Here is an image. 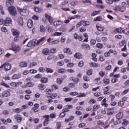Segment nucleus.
I'll return each mask as SVG.
<instances>
[{"label":"nucleus","mask_w":129,"mask_h":129,"mask_svg":"<svg viewBox=\"0 0 129 129\" xmlns=\"http://www.w3.org/2000/svg\"><path fill=\"white\" fill-rule=\"evenodd\" d=\"M121 28H117L115 31V33H118V34H120L121 33Z\"/></svg>","instance_id":"nucleus-45"},{"label":"nucleus","mask_w":129,"mask_h":129,"mask_svg":"<svg viewBox=\"0 0 129 129\" xmlns=\"http://www.w3.org/2000/svg\"><path fill=\"white\" fill-rule=\"evenodd\" d=\"M13 36H16V37H19V36H20V33L19 32H18V31L15 30L13 32Z\"/></svg>","instance_id":"nucleus-38"},{"label":"nucleus","mask_w":129,"mask_h":129,"mask_svg":"<svg viewBox=\"0 0 129 129\" xmlns=\"http://www.w3.org/2000/svg\"><path fill=\"white\" fill-rule=\"evenodd\" d=\"M118 81V79L116 78H114L111 80L112 83H116Z\"/></svg>","instance_id":"nucleus-59"},{"label":"nucleus","mask_w":129,"mask_h":129,"mask_svg":"<svg viewBox=\"0 0 129 129\" xmlns=\"http://www.w3.org/2000/svg\"><path fill=\"white\" fill-rule=\"evenodd\" d=\"M58 66H63L64 65V61H60L57 62Z\"/></svg>","instance_id":"nucleus-52"},{"label":"nucleus","mask_w":129,"mask_h":129,"mask_svg":"<svg viewBox=\"0 0 129 129\" xmlns=\"http://www.w3.org/2000/svg\"><path fill=\"white\" fill-rule=\"evenodd\" d=\"M93 70L92 69H90L88 70L87 72V75H92V72Z\"/></svg>","instance_id":"nucleus-49"},{"label":"nucleus","mask_w":129,"mask_h":129,"mask_svg":"<svg viewBox=\"0 0 129 129\" xmlns=\"http://www.w3.org/2000/svg\"><path fill=\"white\" fill-rule=\"evenodd\" d=\"M20 67H21V68H23L24 67H27V62H26V61L20 62Z\"/></svg>","instance_id":"nucleus-19"},{"label":"nucleus","mask_w":129,"mask_h":129,"mask_svg":"<svg viewBox=\"0 0 129 129\" xmlns=\"http://www.w3.org/2000/svg\"><path fill=\"white\" fill-rule=\"evenodd\" d=\"M40 31L41 33H44L45 31H46V29L45 28V26L41 25L40 27Z\"/></svg>","instance_id":"nucleus-30"},{"label":"nucleus","mask_w":129,"mask_h":129,"mask_svg":"<svg viewBox=\"0 0 129 129\" xmlns=\"http://www.w3.org/2000/svg\"><path fill=\"white\" fill-rule=\"evenodd\" d=\"M41 110H46V109H48V106L47 105L42 106L41 107Z\"/></svg>","instance_id":"nucleus-53"},{"label":"nucleus","mask_w":129,"mask_h":129,"mask_svg":"<svg viewBox=\"0 0 129 129\" xmlns=\"http://www.w3.org/2000/svg\"><path fill=\"white\" fill-rule=\"evenodd\" d=\"M45 92L47 94H49V93H51V92H53V89H46L45 90Z\"/></svg>","instance_id":"nucleus-41"},{"label":"nucleus","mask_w":129,"mask_h":129,"mask_svg":"<svg viewBox=\"0 0 129 129\" xmlns=\"http://www.w3.org/2000/svg\"><path fill=\"white\" fill-rule=\"evenodd\" d=\"M10 90H8V91H4L1 95V97H9V96H10L11 93H10Z\"/></svg>","instance_id":"nucleus-6"},{"label":"nucleus","mask_w":129,"mask_h":129,"mask_svg":"<svg viewBox=\"0 0 129 129\" xmlns=\"http://www.w3.org/2000/svg\"><path fill=\"white\" fill-rule=\"evenodd\" d=\"M37 88L38 90H45L46 89V85H44V84H39Z\"/></svg>","instance_id":"nucleus-8"},{"label":"nucleus","mask_w":129,"mask_h":129,"mask_svg":"<svg viewBox=\"0 0 129 129\" xmlns=\"http://www.w3.org/2000/svg\"><path fill=\"white\" fill-rule=\"evenodd\" d=\"M45 71L46 73H53V72H54V70L49 68H46L45 69Z\"/></svg>","instance_id":"nucleus-22"},{"label":"nucleus","mask_w":129,"mask_h":129,"mask_svg":"<svg viewBox=\"0 0 129 129\" xmlns=\"http://www.w3.org/2000/svg\"><path fill=\"white\" fill-rule=\"evenodd\" d=\"M2 68H4V71H10L12 69V64L5 63L0 67V69Z\"/></svg>","instance_id":"nucleus-1"},{"label":"nucleus","mask_w":129,"mask_h":129,"mask_svg":"<svg viewBox=\"0 0 129 129\" xmlns=\"http://www.w3.org/2000/svg\"><path fill=\"white\" fill-rule=\"evenodd\" d=\"M82 48L84 50H90V46L88 44L84 43L82 44Z\"/></svg>","instance_id":"nucleus-10"},{"label":"nucleus","mask_w":129,"mask_h":129,"mask_svg":"<svg viewBox=\"0 0 129 129\" xmlns=\"http://www.w3.org/2000/svg\"><path fill=\"white\" fill-rule=\"evenodd\" d=\"M85 126V123H82L79 125V127H84Z\"/></svg>","instance_id":"nucleus-64"},{"label":"nucleus","mask_w":129,"mask_h":129,"mask_svg":"<svg viewBox=\"0 0 129 129\" xmlns=\"http://www.w3.org/2000/svg\"><path fill=\"white\" fill-rule=\"evenodd\" d=\"M83 35L86 38V39L83 40V42H88V35L86 33H84Z\"/></svg>","instance_id":"nucleus-42"},{"label":"nucleus","mask_w":129,"mask_h":129,"mask_svg":"<svg viewBox=\"0 0 129 129\" xmlns=\"http://www.w3.org/2000/svg\"><path fill=\"white\" fill-rule=\"evenodd\" d=\"M41 82H42V83H47L48 82V78H42L41 79Z\"/></svg>","instance_id":"nucleus-25"},{"label":"nucleus","mask_w":129,"mask_h":129,"mask_svg":"<svg viewBox=\"0 0 129 129\" xmlns=\"http://www.w3.org/2000/svg\"><path fill=\"white\" fill-rule=\"evenodd\" d=\"M82 22H83V26L84 27H87V26H89V25H90V22L89 21L82 20Z\"/></svg>","instance_id":"nucleus-20"},{"label":"nucleus","mask_w":129,"mask_h":129,"mask_svg":"<svg viewBox=\"0 0 129 129\" xmlns=\"http://www.w3.org/2000/svg\"><path fill=\"white\" fill-rule=\"evenodd\" d=\"M101 78H96L95 80H94V81H95V83L96 84H97L98 85H99V84H100L101 83Z\"/></svg>","instance_id":"nucleus-15"},{"label":"nucleus","mask_w":129,"mask_h":129,"mask_svg":"<svg viewBox=\"0 0 129 129\" xmlns=\"http://www.w3.org/2000/svg\"><path fill=\"white\" fill-rule=\"evenodd\" d=\"M85 96H86L85 93H80L79 95L78 96V97H85Z\"/></svg>","instance_id":"nucleus-55"},{"label":"nucleus","mask_w":129,"mask_h":129,"mask_svg":"<svg viewBox=\"0 0 129 129\" xmlns=\"http://www.w3.org/2000/svg\"><path fill=\"white\" fill-rule=\"evenodd\" d=\"M11 45L12 46V50L15 53H18V52L21 50V47H20L19 45L16 44L15 42H12Z\"/></svg>","instance_id":"nucleus-3"},{"label":"nucleus","mask_w":129,"mask_h":129,"mask_svg":"<svg viewBox=\"0 0 129 129\" xmlns=\"http://www.w3.org/2000/svg\"><path fill=\"white\" fill-rule=\"evenodd\" d=\"M61 35H62V33L56 32L53 34V35H52V36L55 37V36H61Z\"/></svg>","instance_id":"nucleus-44"},{"label":"nucleus","mask_w":129,"mask_h":129,"mask_svg":"<svg viewBox=\"0 0 129 129\" xmlns=\"http://www.w3.org/2000/svg\"><path fill=\"white\" fill-rule=\"evenodd\" d=\"M32 42L33 43V44H34V46L35 45H39L40 43H39V40H32Z\"/></svg>","instance_id":"nucleus-57"},{"label":"nucleus","mask_w":129,"mask_h":129,"mask_svg":"<svg viewBox=\"0 0 129 129\" xmlns=\"http://www.w3.org/2000/svg\"><path fill=\"white\" fill-rule=\"evenodd\" d=\"M21 78V75L20 74H14L12 77V79H19Z\"/></svg>","instance_id":"nucleus-16"},{"label":"nucleus","mask_w":129,"mask_h":129,"mask_svg":"<svg viewBox=\"0 0 129 129\" xmlns=\"http://www.w3.org/2000/svg\"><path fill=\"white\" fill-rule=\"evenodd\" d=\"M116 117L117 119H121L123 117V112H120L116 115Z\"/></svg>","instance_id":"nucleus-11"},{"label":"nucleus","mask_w":129,"mask_h":129,"mask_svg":"<svg viewBox=\"0 0 129 129\" xmlns=\"http://www.w3.org/2000/svg\"><path fill=\"white\" fill-rule=\"evenodd\" d=\"M42 53L43 55H49V53H50V50L48 48H44L42 51Z\"/></svg>","instance_id":"nucleus-18"},{"label":"nucleus","mask_w":129,"mask_h":129,"mask_svg":"<svg viewBox=\"0 0 129 129\" xmlns=\"http://www.w3.org/2000/svg\"><path fill=\"white\" fill-rule=\"evenodd\" d=\"M82 25H83V22L82 20L78 23V24L76 25V27L77 29H78V28H80V27H81V26H82Z\"/></svg>","instance_id":"nucleus-35"},{"label":"nucleus","mask_w":129,"mask_h":129,"mask_svg":"<svg viewBox=\"0 0 129 129\" xmlns=\"http://www.w3.org/2000/svg\"><path fill=\"white\" fill-rule=\"evenodd\" d=\"M100 107V105H94L93 108V109H98Z\"/></svg>","instance_id":"nucleus-60"},{"label":"nucleus","mask_w":129,"mask_h":129,"mask_svg":"<svg viewBox=\"0 0 129 129\" xmlns=\"http://www.w3.org/2000/svg\"><path fill=\"white\" fill-rule=\"evenodd\" d=\"M63 52L64 53H67V54H69V55H71L72 54V52L70 50L69 48H65L63 49Z\"/></svg>","instance_id":"nucleus-23"},{"label":"nucleus","mask_w":129,"mask_h":129,"mask_svg":"<svg viewBox=\"0 0 129 129\" xmlns=\"http://www.w3.org/2000/svg\"><path fill=\"white\" fill-rule=\"evenodd\" d=\"M104 90V94H107V92L109 90H110V87H106L104 88L103 89Z\"/></svg>","instance_id":"nucleus-21"},{"label":"nucleus","mask_w":129,"mask_h":129,"mask_svg":"<svg viewBox=\"0 0 129 129\" xmlns=\"http://www.w3.org/2000/svg\"><path fill=\"white\" fill-rule=\"evenodd\" d=\"M99 75L101 77H103V76L105 75V73L103 72V71H100L99 73Z\"/></svg>","instance_id":"nucleus-61"},{"label":"nucleus","mask_w":129,"mask_h":129,"mask_svg":"<svg viewBox=\"0 0 129 129\" xmlns=\"http://www.w3.org/2000/svg\"><path fill=\"white\" fill-rule=\"evenodd\" d=\"M106 3L108 5H112L113 4V0H106Z\"/></svg>","instance_id":"nucleus-54"},{"label":"nucleus","mask_w":129,"mask_h":129,"mask_svg":"<svg viewBox=\"0 0 129 129\" xmlns=\"http://www.w3.org/2000/svg\"><path fill=\"white\" fill-rule=\"evenodd\" d=\"M122 33H123V34H125L126 35H129V29L128 28H126L124 30H123L122 31Z\"/></svg>","instance_id":"nucleus-31"},{"label":"nucleus","mask_w":129,"mask_h":129,"mask_svg":"<svg viewBox=\"0 0 129 129\" xmlns=\"http://www.w3.org/2000/svg\"><path fill=\"white\" fill-rule=\"evenodd\" d=\"M27 26L29 29H31L34 27V22L31 19H29L28 21Z\"/></svg>","instance_id":"nucleus-9"},{"label":"nucleus","mask_w":129,"mask_h":129,"mask_svg":"<svg viewBox=\"0 0 129 129\" xmlns=\"http://www.w3.org/2000/svg\"><path fill=\"white\" fill-rule=\"evenodd\" d=\"M35 85V84L32 82H28L26 84L27 87H33Z\"/></svg>","instance_id":"nucleus-28"},{"label":"nucleus","mask_w":129,"mask_h":129,"mask_svg":"<svg viewBox=\"0 0 129 129\" xmlns=\"http://www.w3.org/2000/svg\"><path fill=\"white\" fill-rule=\"evenodd\" d=\"M62 21L60 20H58L57 21H54L53 22V25L54 27H58V26H60V25H62Z\"/></svg>","instance_id":"nucleus-14"},{"label":"nucleus","mask_w":129,"mask_h":129,"mask_svg":"<svg viewBox=\"0 0 129 129\" xmlns=\"http://www.w3.org/2000/svg\"><path fill=\"white\" fill-rule=\"evenodd\" d=\"M18 12L22 16H28L29 15V10L26 9L18 8Z\"/></svg>","instance_id":"nucleus-4"},{"label":"nucleus","mask_w":129,"mask_h":129,"mask_svg":"<svg viewBox=\"0 0 129 129\" xmlns=\"http://www.w3.org/2000/svg\"><path fill=\"white\" fill-rule=\"evenodd\" d=\"M65 115H66V113H65L64 112H61V113L59 114V117H60L61 118H62V117H64V116H65Z\"/></svg>","instance_id":"nucleus-58"},{"label":"nucleus","mask_w":129,"mask_h":129,"mask_svg":"<svg viewBox=\"0 0 129 129\" xmlns=\"http://www.w3.org/2000/svg\"><path fill=\"white\" fill-rule=\"evenodd\" d=\"M45 40H46V38H45V37L41 38L38 40V44H40V43H42V42H44Z\"/></svg>","instance_id":"nucleus-47"},{"label":"nucleus","mask_w":129,"mask_h":129,"mask_svg":"<svg viewBox=\"0 0 129 129\" xmlns=\"http://www.w3.org/2000/svg\"><path fill=\"white\" fill-rule=\"evenodd\" d=\"M56 81L58 84H62L63 83V78H58Z\"/></svg>","instance_id":"nucleus-29"},{"label":"nucleus","mask_w":129,"mask_h":129,"mask_svg":"<svg viewBox=\"0 0 129 129\" xmlns=\"http://www.w3.org/2000/svg\"><path fill=\"white\" fill-rule=\"evenodd\" d=\"M18 25L20 27H23L24 26V20H23V18H20L18 20Z\"/></svg>","instance_id":"nucleus-12"},{"label":"nucleus","mask_w":129,"mask_h":129,"mask_svg":"<svg viewBox=\"0 0 129 129\" xmlns=\"http://www.w3.org/2000/svg\"><path fill=\"white\" fill-rule=\"evenodd\" d=\"M1 85H2L3 86H4L6 88H10V86L6 84V83H2L1 84Z\"/></svg>","instance_id":"nucleus-48"},{"label":"nucleus","mask_w":129,"mask_h":129,"mask_svg":"<svg viewBox=\"0 0 129 129\" xmlns=\"http://www.w3.org/2000/svg\"><path fill=\"white\" fill-rule=\"evenodd\" d=\"M86 31V28L84 26H82L79 28V32L80 33H84Z\"/></svg>","instance_id":"nucleus-24"},{"label":"nucleus","mask_w":129,"mask_h":129,"mask_svg":"<svg viewBox=\"0 0 129 129\" xmlns=\"http://www.w3.org/2000/svg\"><path fill=\"white\" fill-rule=\"evenodd\" d=\"M60 42V40H59V39H57V40H54L53 41H51V45H53V44H59Z\"/></svg>","instance_id":"nucleus-36"},{"label":"nucleus","mask_w":129,"mask_h":129,"mask_svg":"<svg viewBox=\"0 0 129 129\" xmlns=\"http://www.w3.org/2000/svg\"><path fill=\"white\" fill-rule=\"evenodd\" d=\"M78 5V2L77 1H73L71 3V6L72 7H76Z\"/></svg>","instance_id":"nucleus-27"},{"label":"nucleus","mask_w":129,"mask_h":129,"mask_svg":"<svg viewBox=\"0 0 129 129\" xmlns=\"http://www.w3.org/2000/svg\"><path fill=\"white\" fill-rule=\"evenodd\" d=\"M1 30L4 33H7V32H8V29H7V28L5 27H2L1 28Z\"/></svg>","instance_id":"nucleus-56"},{"label":"nucleus","mask_w":129,"mask_h":129,"mask_svg":"<svg viewBox=\"0 0 129 129\" xmlns=\"http://www.w3.org/2000/svg\"><path fill=\"white\" fill-rule=\"evenodd\" d=\"M90 43H91V45L92 46H94V45H95V44H96V40L94 39H92L91 40Z\"/></svg>","instance_id":"nucleus-37"},{"label":"nucleus","mask_w":129,"mask_h":129,"mask_svg":"<svg viewBox=\"0 0 129 129\" xmlns=\"http://www.w3.org/2000/svg\"><path fill=\"white\" fill-rule=\"evenodd\" d=\"M96 46L98 49H102V48H103V44L101 43H98L96 44Z\"/></svg>","instance_id":"nucleus-32"},{"label":"nucleus","mask_w":129,"mask_h":129,"mask_svg":"<svg viewBox=\"0 0 129 129\" xmlns=\"http://www.w3.org/2000/svg\"><path fill=\"white\" fill-rule=\"evenodd\" d=\"M94 21L95 22H96V21H102V17H101L100 16L97 17L94 19Z\"/></svg>","instance_id":"nucleus-46"},{"label":"nucleus","mask_w":129,"mask_h":129,"mask_svg":"<svg viewBox=\"0 0 129 129\" xmlns=\"http://www.w3.org/2000/svg\"><path fill=\"white\" fill-rule=\"evenodd\" d=\"M70 80L71 81H74V82H75V83H78V82H79L80 81L79 79L78 78H75L74 77H71Z\"/></svg>","instance_id":"nucleus-17"},{"label":"nucleus","mask_w":129,"mask_h":129,"mask_svg":"<svg viewBox=\"0 0 129 129\" xmlns=\"http://www.w3.org/2000/svg\"><path fill=\"white\" fill-rule=\"evenodd\" d=\"M14 117L15 119H16L17 122L20 123L22 122V120L23 119V117L20 114H16L14 115Z\"/></svg>","instance_id":"nucleus-7"},{"label":"nucleus","mask_w":129,"mask_h":129,"mask_svg":"<svg viewBox=\"0 0 129 129\" xmlns=\"http://www.w3.org/2000/svg\"><path fill=\"white\" fill-rule=\"evenodd\" d=\"M34 11L36 12V13H41L42 10L40 9L39 7H35L34 8Z\"/></svg>","instance_id":"nucleus-26"},{"label":"nucleus","mask_w":129,"mask_h":129,"mask_svg":"<svg viewBox=\"0 0 129 129\" xmlns=\"http://www.w3.org/2000/svg\"><path fill=\"white\" fill-rule=\"evenodd\" d=\"M32 46H35V44H34V43L33 42V40L29 41L27 44V47H32Z\"/></svg>","instance_id":"nucleus-33"},{"label":"nucleus","mask_w":129,"mask_h":129,"mask_svg":"<svg viewBox=\"0 0 129 129\" xmlns=\"http://www.w3.org/2000/svg\"><path fill=\"white\" fill-rule=\"evenodd\" d=\"M8 11L9 12L11 16H17V10H16V7L13 6L12 7L8 8Z\"/></svg>","instance_id":"nucleus-2"},{"label":"nucleus","mask_w":129,"mask_h":129,"mask_svg":"<svg viewBox=\"0 0 129 129\" xmlns=\"http://www.w3.org/2000/svg\"><path fill=\"white\" fill-rule=\"evenodd\" d=\"M97 29L98 31H100V32H102V31H103V28L100 26H97Z\"/></svg>","instance_id":"nucleus-62"},{"label":"nucleus","mask_w":129,"mask_h":129,"mask_svg":"<svg viewBox=\"0 0 129 129\" xmlns=\"http://www.w3.org/2000/svg\"><path fill=\"white\" fill-rule=\"evenodd\" d=\"M118 105L119 106L122 107L124 105V102L123 101H119L118 102Z\"/></svg>","instance_id":"nucleus-34"},{"label":"nucleus","mask_w":129,"mask_h":129,"mask_svg":"<svg viewBox=\"0 0 129 129\" xmlns=\"http://www.w3.org/2000/svg\"><path fill=\"white\" fill-rule=\"evenodd\" d=\"M57 95H58L57 94V93H52L50 95V97L51 98H52V99H54V98L57 97Z\"/></svg>","instance_id":"nucleus-43"},{"label":"nucleus","mask_w":129,"mask_h":129,"mask_svg":"<svg viewBox=\"0 0 129 129\" xmlns=\"http://www.w3.org/2000/svg\"><path fill=\"white\" fill-rule=\"evenodd\" d=\"M11 86H12V87H17L18 86V85L17 83L13 82L10 84Z\"/></svg>","instance_id":"nucleus-50"},{"label":"nucleus","mask_w":129,"mask_h":129,"mask_svg":"<svg viewBox=\"0 0 129 129\" xmlns=\"http://www.w3.org/2000/svg\"><path fill=\"white\" fill-rule=\"evenodd\" d=\"M103 82L104 84H109L110 81H109V79H104Z\"/></svg>","instance_id":"nucleus-40"},{"label":"nucleus","mask_w":129,"mask_h":129,"mask_svg":"<svg viewBox=\"0 0 129 129\" xmlns=\"http://www.w3.org/2000/svg\"><path fill=\"white\" fill-rule=\"evenodd\" d=\"M13 21L12 20V18L10 17H7L6 19L4 21V26H9L10 24H12Z\"/></svg>","instance_id":"nucleus-5"},{"label":"nucleus","mask_w":129,"mask_h":129,"mask_svg":"<svg viewBox=\"0 0 129 129\" xmlns=\"http://www.w3.org/2000/svg\"><path fill=\"white\" fill-rule=\"evenodd\" d=\"M6 6L7 7H8L9 8H11V7H12V6H13V3H12L11 2H10V1H7L6 2Z\"/></svg>","instance_id":"nucleus-39"},{"label":"nucleus","mask_w":129,"mask_h":129,"mask_svg":"<svg viewBox=\"0 0 129 129\" xmlns=\"http://www.w3.org/2000/svg\"><path fill=\"white\" fill-rule=\"evenodd\" d=\"M83 79L84 80H85V81H89L90 80L89 78L87 77V76H84L83 77Z\"/></svg>","instance_id":"nucleus-63"},{"label":"nucleus","mask_w":129,"mask_h":129,"mask_svg":"<svg viewBox=\"0 0 129 129\" xmlns=\"http://www.w3.org/2000/svg\"><path fill=\"white\" fill-rule=\"evenodd\" d=\"M89 65L90 66H91V67H94V68L100 67V64H97L95 62H91L89 63Z\"/></svg>","instance_id":"nucleus-13"},{"label":"nucleus","mask_w":129,"mask_h":129,"mask_svg":"<svg viewBox=\"0 0 129 129\" xmlns=\"http://www.w3.org/2000/svg\"><path fill=\"white\" fill-rule=\"evenodd\" d=\"M89 102L90 104H95V103H96V101L91 99Z\"/></svg>","instance_id":"nucleus-51"}]
</instances>
